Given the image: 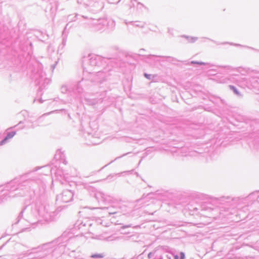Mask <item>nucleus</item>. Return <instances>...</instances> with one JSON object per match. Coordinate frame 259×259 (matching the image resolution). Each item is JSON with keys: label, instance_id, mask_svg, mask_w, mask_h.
<instances>
[{"label": "nucleus", "instance_id": "1", "mask_svg": "<svg viewBox=\"0 0 259 259\" xmlns=\"http://www.w3.org/2000/svg\"><path fill=\"white\" fill-rule=\"evenodd\" d=\"M15 134H16V132H12L8 133L7 134L6 137L0 142V145H4L8 140L13 138L15 136Z\"/></svg>", "mask_w": 259, "mask_h": 259}, {"label": "nucleus", "instance_id": "2", "mask_svg": "<svg viewBox=\"0 0 259 259\" xmlns=\"http://www.w3.org/2000/svg\"><path fill=\"white\" fill-rule=\"evenodd\" d=\"M92 257H98V258H102L104 257L103 254H96L92 255Z\"/></svg>", "mask_w": 259, "mask_h": 259}, {"label": "nucleus", "instance_id": "3", "mask_svg": "<svg viewBox=\"0 0 259 259\" xmlns=\"http://www.w3.org/2000/svg\"><path fill=\"white\" fill-rule=\"evenodd\" d=\"M230 88L231 90H232L236 94L239 95L238 91H237V90L234 86L230 85Z\"/></svg>", "mask_w": 259, "mask_h": 259}, {"label": "nucleus", "instance_id": "4", "mask_svg": "<svg viewBox=\"0 0 259 259\" xmlns=\"http://www.w3.org/2000/svg\"><path fill=\"white\" fill-rule=\"evenodd\" d=\"M180 255H181V259H184V258H185V254H184V253L181 252L180 253Z\"/></svg>", "mask_w": 259, "mask_h": 259}, {"label": "nucleus", "instance_id": "5", "mask_svg": "<svg viewBox=\"0 0 259 259\" xmlns=\"http://www.w3.org/2000/svg\"><path fill=\"white\" fill-rule=\"evenodd\" d=\"M144 75H145V76L146 78H150V75H149V74H146V73H145Z\"/></svg>", "mask_w": 259, "mask_h": 259}, {"label": "nucleus", "instance_id": "6", "mask_svg": "<svg viewBox=\"0 0 259 259\" xmlns=\"http://www.w3.org/2000/svg\"><path fill=\"white\" fill-rule=\"evenodd\" d=\"M174 259H179V257L177 255L175 256Z\"/></svg>", "mask_w": 259, "mask_h": 259}, {"label": "nucleus", "instance_id": "7", "mask_svg": "<svg viewBox=\"0 0 259 259\" xmlns=\"http://www.w3.org/2000/svg\"><path fill=\"white\" fill-rule=\"evenodd\" d=\"M200 64H204V63H199Z\"/></svg>", "mask_w": 259, "mask_h": 259}]
</instances>
